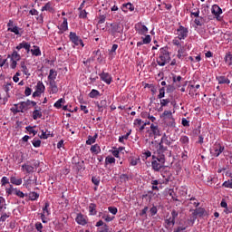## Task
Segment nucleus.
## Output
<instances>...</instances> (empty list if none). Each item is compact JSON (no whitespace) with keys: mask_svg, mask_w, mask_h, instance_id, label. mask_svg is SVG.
Instances as JSON below:
<instances>
[{"mask_svg":"<svg viewBox=\"0 0 232 232\" xmlns=\"http://www.w3.org/2000/svg\"><path fill=\"white\" fill-rule=\"evenodd\" d=\"M150 130L152 131L153 135L156 137H160V130H159V125L151 124Z\"/></svg>","mask_w":232,"mask_h":232,"instance_id":"412c9836","label":"nucleus"},{"mask_svg":"<svg viewBox=\"0 0 232 232\" xmlns=\"http://www.w3.org/2000/svg\"><path fill=\"white\" fill-rule=\"evenodd\" d=\"M165 224H167V226H175V219L171 218L165 219Z\"/></svg>","mask_w":232,"mask_h":232,"instance_id":"680f3d73","label":"nucleus"},{"mask_svg":"<svg viewBox=\"0 0 232 232\" xmlns=\"http://www.w3.org/2000/svg\"><path fill=\"white\" fill-rule=\"evenodd\" d=\"M23 48H24V50H26L27 53H30V52L32 50H30V48H32V46L30 45L29 43L23 41Z\"/></svg>","mask_w":232,"mask_h":232,"instance_id":"37998d69","label":"nucleus"},{"mask_svg":"<svg viewBox=\"0 0 232 232\" xmlns=\"http://www.w3.org/2000/svg\"><path fill=\"white\" fill-rule=\"evenodd\" d=\"M111 28L109 29V34L115 37L117 34H123L124 33V25L121 24V23H112L110 24Z\"/></svg>","mask_w":232,"mask_h":232,"instance_id":"7ed1b4c3","label":"nucleus"},{"mask_svg":"<svg viewBox=\"0 0 232 232\" xmlns=\"http://www.w3.org/2000/svg\"><path fill=\"white\" fill-rule=\"evenodd\" d=\"M92 184H94V186H99V184H101V178L97 176H93L92 178Z\"/></svg>","mask_w":232,"mask_h":232,"instance_id":"a19ab883","label":"nucleus"},{"mask_svg":"<svg viewBox=\"0 0 232 232\" xmlns=\"http://www.w3.org/2000/svg\"><path fill=\"white\" fill-rule=\"evenodd\" d=\"M184 53H185L184 47H181L180 49H179L178 55H177L178 59H182V57L186 56V54Z\"/></svg>","mask_w":232,"mask_h":232,"instance_id":"09e8293b","label":"nucleus"},{"mask_svg":"<svg viewBox=\"0 0 232 232\" xmlns=\"http://www.w3.org/2000/svg\"><path fill=\"white\" fill-rule=\"evenodd\" d=\"M179 142H181V144H189V138L188 136H181Z\"/></svg>","mask_w":232,"mask_h":232,"instance_id":"de8ad7c7","label":"nucleus"},{"mask_svg":"<svg viewBox=\"0 0 232 232\" xmlns=\"http://www.w3.org/2000/svg\"><path fill=\"white\" fill-rule=\"evenodd\" d=\"M58 29L60 30L58 34L61 35L64 32H67L68 30V19L66 17L63 18V22L62 23L61 25L58 26Z\"/></svg>","mask_w":232,"mask_h":232,"instance_id":"0eeeda50","label":"nucleus"},{"mask_svg":"<svg viewBox=\"0 0 232 232\" xmlns=\"http://www.w3.org/2000/svg\"><path fill=\"white\" fill-rule=\"evenodd\" d=\"M204 213H206V209H204L203 208H198L194 209L192 215L194 218L197 219V217H204Z\"/></svg>","mask_w":232,"mask_h":232,"instance_id":"f8f14e48","label":"nucleus"},{"mask_svg":"<svg viewBox=\"0 0 232 232\" xmlns=\"http://www.w3.org/2000/svg\"><path fill=\"white\" fill-rule=\"evenodd\" d=\"M19 104H14V108L11 109L12 113H14V115H16V113H21V109H19Z\"/></svg>","mask_w":232,"mask_h":232,"instance_id":"3c124183","label":"nucleus"},{"mask_svg":"<svg viewBox=\"0 0 232 232\" xmlns=\"http://www.w3.org/2000/svg\"><path fill=\"white\" fill-rule=\"evenodd\" d=\"M99 137L98 133H95L94 136H88V140H86V144L89 146H92V144H95V140H97V138Z\"/></svg>","mask_w":232,"mask_h":232,"instance_id":"b1692460","label":"nucleus"},{"mask_svg":"<svg viewBox=\"0 0 232 232\" xmlns=\"http://www.w3.org/2000/svg\"><path fill=\"white\" fill-rule=\"evenodd\" d=\"M95 104L98 108V111H101L102 113L104 111V109L108 107V102L106 100H102L100 102H97Z\"/></svg>","mask_w":232,"mask_h":232,"instance_id":"9d476101","label":"nucleus"},{"mask_svg":"<svg viewBox=\"0 0 232 232\" xmlns=\"http://www.w3.org/2000/svg\"><path fill=\"white\" fill-rule=\"evenodd\" d=\"M42 12H53V7H52V3L48 2L44 6L42 7Z\"/></svg>","mask_w":232,"mask_h":232,"instance_id":"c85d7f7f","label":"nucleus"},{"mask_svg":"<svg viewBox=\"0 0 232 232\" xmlns=\"http://www.w3.org/2000/svg\"><path fill=\"white\" fill-rule=\"evenodd\" d=\"M166 162V158L164 156H152L151 166L152 169L155 171H160L164 168V164Z\"/></svg>","mask_w":232,"mask_h":232,"instance_id":"f03ea898","label":"nucleus"},{"mask_svg":"<svg viewBox=\"0 0 232 232\" xmlns=\"http://www.w3.org/2000/svg\"><path fill=\"white\" fill-rule=\"evenodd\" d=\"M6 218H10V215L5 213L0 218V224H3V222H6Z\"/></svg>","mask_w":232,"mask_h":232,"instance_id":"052dcab7","label":"nucleus"},{"mask_svg":"<svg viewBox=\"0 0 232 232\" xmlns=\"http://www.w3.org/2000/svg\"><path fill=\"white\" fill-rule=\"evenodd\" d=\"M7 59H12L14 61H21V54H19V53H17L16 50L13 51V53L11 54L7 55Z\"/></svg>","mask_w":232,"mask_h":232,"instance_id":"4468645a","label":"nucleus"},{"mask_svg":"<svg viewBox=\"0 0 232 232\" xmlns=\"http://www.w3.org/2000/svg\"><path fill=\"white\" fill-rule=\"evenodd\" d=\"M7 195H12V193H15V188H14L13 185H10L8 188H5Z\"/></svg>","mask_w":232,"mask_h":232,"instance_id":"bf43d9fd","label":"nucleus"},{"mask_svg":"<svg viewBox=\"0 0 232 232\" xmlns=\"http://www.w3.org/2000/svg\"><path fill=\"white\" fill-rule=\"evenodd\" d=\"M99 95H101V92H99V91L92 89L91 91V92L89 93V97L91 99H95V97H99Z\"/></svg>","mask_w":232,"mask_h":232,"instance_id":"72a5a7b5","label":"nucleus"},{"mask_svg":"<svg viewBox=\"0 0 232 232\" xmlns=\"http://www.w3.org/2000/svg\"><path fill=\"white\" fill-rule=\"evenodd\" d=\"M14 195H16V197H19L20 198H24V197H28V194H24L23 191L14 188Z\"/></svg>","mask_w":232,"mask_h":232,"instance_id":"f704fd0d","label":"nucleus"},{"mask_svg":"<svg viewBox=\"0 0 232 232\" xmlns=\"http://www.w3.org/2000/svg\"><path fill=\"white\" fill-rule=\"evenodd\" d=\"M216 79L218 84H229L231 82L226 76H217Z\"/></svg>","mask_w":232,"mask_h":232,"instance_id":"6ab92c4d","label":"nucleus"},{"mask_svg":"<svg viewBox=\"0 0 232 232\" xmlns=\"http://www.w3.org/2000/svg\"><path fill=\"white\" fill-rule=\"evenodd\" d=\"M34 49H31L32 55H34L35 57L41 56V49L37 45H34Z\"/></svg>","mask_w":232,"mask_h":232,"instance_id":"393cba45","label":"nucleus"},{"mask_svg":"<svg viewBox=\"0 0 232 232\" xmlns=\"http://www.w3.org/2000/svg\"><path fill=\"white\" fill-rule=\"evenodd\" d=\"M66 103V100L63 98L59 99L55 103H54V108H57V110H60V108H63V104Z\"/></svg>","mask_w":232,"mask_h":232,"instance_id":"cd10ccee","label":"nucleus"},{"mask_svg":"<svg viewBox=\"0 0 232 232\" xmlns=\"http://www.w3.org/2000/svg\"><path fill=\"white\" fill-rule=\"evenodd\" d=\"M188 28L180 25L178 29H177V35H178V39H179V41H182V39H186V37H188Z\"/></svg>","mask_w":232,"mask_h":232,"instance_id":"423d86ee","label":"nucleus"},{"mask_svg":"<svg viewBox=\"0 0 232 232\" xmlns=\"http://www.w3.org/2000/svg\"><path fill=\"white\" fill-rule=\"evenodd\" d=\"M90 215H97V205L95 203H91L89 206Z\"/></svg>","mask_w":232,"mask_h":232,"instance_id":"a878e982","label":"nucleus"},{"mask_svg":"<svg viewBox=\"0 0 232 232\" xmlns=\"http://www.w3.org/2000/svg\"><path fill=\"white\" fill-rule=\"evenodd\" d=\"M11 184H14V186H21L23 184V179H17L14 176H12L10 178Z\"/></svg>","mask_w":232,"mask_h":232,"instance_id":"4be33fe9","label":"nucleus"},{"mask_svg":"<svg viewBox=\"0 0 232 232\" xmlns=\"http://www.w3.org/2000/svg\"><path fill=\"white\" fill-rule=\"evenodd\" d=\"M44 90H45V87L43 82H38L36 84V92L40 93H44Z\"/></svg>","mask_w":232,"mask_h":232,"instance_id":"bb28decb","label":"nucleus"},{"mask_svg":"<svg viewBox=\"0 0 232 232\" xmlns=\"http://www.w3.org/2000/svg\"><path fill=\"white\" fill-rule=\"evenodd\" d=\"M161 144H166L167 146H171V141H169V140H168V135H166V133H164L161 137L160 141Z\"/></svg>","mask_w":232,"mask_h":232,"instance_id":"7c9ffc66","label":"nucleus"},{"mask_svg":"<svg viewBox=\"0 0 232 232\" xmlns=\"http://www.w3.org/2000/svg\"><path fill=\"white\" fill-rule=\"evenodd\" d=\"M123 8H126V10H130V12H133V10H135V6H133L131 3L124 4Z\"/></svg>","mask_w":232,"mask_h":232,"instance_id":"a18cd8bd","label":"nucleus"},{"mask_svg":"<svg viewBox=\"0 0 232 232\" xmlns=\"http://www.w3.org/2000/svg\"><path fill=\"white\" fill-rule=\"evenodd\" d=\"M76 222L77 224H79L80 226H86V224L88 223L86 221V218H84V215L82 214H78L76 217Z\"/></svg>","mask_w":232,"mask_h":232,"instance_id":"ddd939ff","label":"nucleus"},{"mask_svg":"<svg viewBox=\"0 0 232 232\" xmlns=\"http://www.w3.org/2000/svg\"><path fill=\"white\" fill-rule=\"evenodd\" d=\"M166 95V88L162 87L160 89V94L158 95V99H164Z\"/></svg>","mask_w":232,"mask_h":232,"instance_id":"49530a36","label":"nucleus"},{"mask_svg":"<svg viewBox=\"0 0 232 232\" xmlns=\"http://www.w3.org/2000/svg\"><path fill=\"white\" fill-rule=\"evenodd\" d=\"M99 232H110V226L104 224L103 227H102V230H100Z\"/></svg>","mask_w":232,"mask_h":232,"instance_id":"774afa93","label":"nucleus"},{"mask_svg":"<svg viewBox=\"0 0 232 232\" xmlns=\"http://www.w3.org/2000/svg\"><path fill=\"white\" fill-rule=\"evenodd\" d=\"M166 151H168V147H164L162 142H160L159 149L157 150L156 155L158 157L163 156L166 158V155H165Z\"/></svg>","mask_w":232,"mask_h":232,"instance_id":"6e6552de","label":"nucleus"},{"mask_svg":"<svg viewBox=\"0 0 232 232\" xmlns=\"http://www.w3.org/2000/svg\"><path fill=\"white\" fill-rule=\"evenodd\" d=\"M139 34L140 35H145V34H148V27L146 25H141V28L139 31Z\"/></svg>","mask_w":232,"mask_h":232,"instance_id":"6e6d98bb","label":"nucleus"},{"mask_svg":"<svg viewBox=\"0 0 232 232\" xmlns=\"http://www.w3.org/2000/svg\"><path fill=\"white\" fill-rule=\"evenodd\" d=\"M120 180H121V182L126 183V182H128V180H130V176H128V174H121L120 176Z\"/></svg>","mask_w":232,"mask_h":232,"instance_id":"c03bdc74","label":"nucleus"},{"mask_svg":"<svg viewBox=\"0 0 232 232\" xmlns=\"http://www.w3.org/2000/svg\"><path fill=\"white\" fill-rule=\"evenodd\" d=\"M224 188H230L232 189V179L223 183Z\"/></svg>","mask_w":232,"mask_h":232,"instance_id":"e2e57ef3","label":"nucleus"},{"mask_svg":"<svg viewBox=\"0 0 232 232\" xmlns=\"http://www.w3.org/2000/svg\"><path fill=\"white\" fill-rule=\"evenodd\" d=\"M49 86L51 88L52 93H57L59 92V88H57V83L55 80H50Z\"/></svg>","mask_w":232,"mask_h":232,"instance_id":"2eb2a0df","label":"nucleus"},{"mask_svg":"<svg viewBox=\"0 0 232 232\" xmlns=\"http://www.w3.org/2000/svg\"><path fill=\"white\" fill-rule=\"evenodd\" d=\"M41 117H43V112L41 111V107H39L33 111V119L34 121H37Z\"/></svg>","mask_w":232,"mask_h":232,"instance_id":"f3484780","label":"nucleus"},{"mask_svg":"<svg viewBox=\"0 0 232 232\" xmlns=\"http://www.w3.org/2000/svg\"><path fill=\"white\" fill-rule=\"evenodd\" d=\"M29 198H30V200H37V198H39V193L30 192L29 193Z\"/></svg>","mask_w":232,"mask_h":232,"instance_id":"ea45409f","label":"nucleus"},{"mask_svg":"<svg viewBox=\"0 0 232 232\" xmlns=\"http://www.w3.org/2000/svg\"><path fill=\"white\" fill-rule=\"evenodd\" d=\"M32 184H35L37 186V176H34V179L29 178L28 179L24 180V186L26 187L27 189L32 188Z\"/></svg>","mask_w":232,"mask_h":232,"instance_id":"1a4fd4ad","label":"nucleus"},{"mask_svg":"<svg viewBox=\"0 0 232 232\" xmlns=\"http://www.w3.org/2000/svg\"><path fill=\"white\" fill-rule=\"evenodd\" d=\"M33 146L34 148H40L41 147V140H33Z\"/></svg>","mask_w":232,"mask_h":232,"instance_id":"69168bd1","label":"nucleus"},{"mask_svg":"<svg viewBox=\"0 0 232 232\" xmlns=\"http://www.w3.org/2000/svg\"><path fill=\"white\" fill-rule=\"evenodd\" d=\"M108 210H109V212L111 213L112 215H117V211H118L117 208H115V207H109V208H108Z\"/></svg>","mask_w":232,"mask_h":232,"instance_id":"338daca9","label":"nucleus"},{"mask_svg":"<svg viewBox=\"0 0 232 232\" xmlns=\"http://www.w3.org/2000/svg\"><path fill=\"white\" fill-rule=\"evenodd\" d=\"M158 212H159V209H157V207L155 205H153L152 208H150V213L151 217H155V215H157Z\"/></svg>","mask_w":232,"mask_h":232,"instance_id":"8fccbe9b","label":"nucleus"},{"mask_svg":"<svg viewBox=\"0 0 232 232\" xmlns=\"http://www.w3.org/2000/svg\"><path fill=\"white\" fill-rule=\"evenodd\" d=\"M75 168L77 171H84V169H86V167L84 166V160H78V161L75 162Z\"/></svg>","mask_w":232,"mask_h":232,"instance_id":"dca6fc26","label":"nucleus"},{"mask_svg":"<svg viewBox=\"0 0 232 232\" xmlns=\"http://www.w3.org/2000/svg\"><path fill=\"white\" fill-rule=\"evenodd\" d=\"M162 117H167V119H171V117H173V113L171 112V111H164V112L162 113Z\"/></svg>","mask_w":232,"mask_h":232,"instance_id":"5fc2aeb1","label":"nucleus"},{"mask_svg":"<svg viewBox=\"0 0 232 232\" xmlns=\"http://www.w3.org/2000/svg\"><path fill=\"white\" fill-rule=\"evenodd\" d=\"M224 151V147H222L219 143H216L211 149L210 153L214 157H219L220 153Z\"/></svg>","mask_w":232,"mask_h":232,"instance_id":"39448f33","label":"nucleus"},{"mask_svg":"<svg viewBox=\"0 0 232 232\" xmlns=\"http://www.w3.org/2000/svg\"><path fill=\"white\" fill-rule=\"evenodd\" d=\"M69 39L72 43L75 44V46H79V44H81V46H84V43H82V39L77 36V34L74 32L70 33Z\"/></svg>","mask_w":232,"mask_h":232,"instance_id":"20e7f679","label":"nucleus"},{"mask_svg":"<svg viewBox=\"0 0 232 232\" xmlns=\"http://www.w3.org/2000/svg\"><path fill=\"white\" fill-rule=\"evenodd\" d=\"M49 208H50V203L45 202L44 207L43 208L44 213H46L47 215H50V210H48Z\"/></svg>","mask_w":232,"mask_h":232,"instance_id":"13d9d810","label":"nucleus"},{"mask_svg":"<svg viewBox=\"0 0 232 232\" xmlns=\"http://www.w3.org/2000/svg\"><path fill=\"white\" fill-rule=\"evenodd\" d=\"M168 195H169V197H171L172 200H174L175 202H179V198H177V194H175V190L173 189H169L168 191Z\"/></svg>","mask_w":232,"mask_h":232,"instance_id":"473e14b6","label":"nucleus"},{"mask_svg":"<svg viewBox=\"0 0 232 232\" xmlns=\"http://www.w3.org/2000/svg\"><path fill=\"white\" fill-rule=\"evenodd\" d=\"M105 164H115V158L108 156L105 159Z\"/></svg>","mask_w":232,"mask_h":232,"instance_id":"603ef678","label":"nucleus"},{"mask_svg":"<svg viewBox=\"0 0 232 232\" xmlns=\"http://www.w3.org/2000/svg\"><path fill=\"white\" fill-rule=\"evenodd\" d=\"M100 77L102 81L106 82V84H111V76L110 75V73L103 72L100 74Z\"/></svg>","mask_w":232,"mask_h":232,"instance_id":"9b49d317","label":"nucleus"},{"mask_svg":"<svg viewBox=\"0 0 232 232\" xmlns=\"http://www.w3.org/2000/svg\"><path fill=\"white\" fill-rule=\"evenodd\" d=\"M22 169H25L26 173H34V166L24 164L22 165Z\"/></svg>","mask_w":232,"mask_h":232,"instance_id":"2f4dec72","label":"nucleus"},{"mask_svg":"<svg viewBox=\"0 0 232 232\" xmlns=\"http://www.w3.org/2000/svg\"><path fill=\"white\" fill-rule=\"evenodd\" d=\"M175 92V86L169 84L167 86V93H173Z\"/></svg>","mask_w":232,"mask_h":232,"instance_id":"0e129e2a","label":"nucleus"},{"mask_svg":"<svg viewBox=\"0 0 232 232\" xmlns=\"http://www.w3.org/2000/svg\"><path fill=\"white\" fill-rule=\"evenodd\" d=\"M171 102L169 99H162L160 100V106L161 108H164V106H168V104Z\"/></svg>","mask_w":232,"mask_h":232,"instance_id":"864d4df0","label":"nucleus"},{"mask_svg":"<svg viewBox=\"0 0 232 232\" xmlns=\"http://www.w3.org/2000/svg\"><path fill=\"white\" fill-rule=\"evenodd\" d=\"M8 32H13V34H14L15 35H23V33L20 34L19 32V27H17V25H14L13 27H9L7 29Z\"/></svg>","mask_w":232,"mask_h":232,"instance_id":"c756f323","label":"nucleus"},{"mask_svg":"<svg viewBox=\"0 0 232 232\" xmlns=\"http://www.w3.org/2000/svg\"><path fill=\"white\" fill-rule=\"evenodd\" d=\"M131 135V130H130L125 135L119 138V142H124L125 140H128V138Z\"/></svg>","mask_w":232,"mask_h":232,"instance_id":"4c0bfd02","label":"nucleus"},{"mask_svg":"<svg viewBox=\"0 0 232 232\" xmlns=\"http://www.w3.org/2000/svg\"><path fill=\"white\" fill-rule=\"evenodd\" d=\"M171 61V56L169 55V51H168V46L160 49V55L157 59L159 66H166L168 63Z\"/></svg>","mask_w":232,"mask_h":232,"instance_id":"f257e3e1","label":"nucleus"},{"mask_svg":"<svg viewBox=\"0 0 232 232\" xmlns=\"http://www.w3.org/2000/svg\"><path fill=\"white\" fill-rule=\"evenodd\" d=\"M225 63H227V64H228V66H231L232 64V55L231 53H228L226 54L225 56Z\"/></svg>","mask_w":232,"mask_h":232,"instance_id":"c9c22d12","label":"nucleus"},{"mask_svg":"<svg viewBox=\"0 0 232 232\" xmlns=\"http://www.w3.org/2000/svg\"><path fill=\"white\" fill-rule=\"evenodd\" d=\"M25 130L29 132V133H33L34 136L37 135V130H34V127L32 126H27L25 128Z\"/></svg>","mask_w":232,"mask_h":232,"instance_id":"4d7b16f0","label":"nucleus"},{"mask_svg":"<svg viewBox=\"0 0 232 232\" xmlns=\"http://www.w3.org/2000/svg\"><path fill=\"white\" fill-rule=\"evenodd\" d=\"M18 104L20 105L19 110H21V113H24V110L30 106V100H27L26 102H21Z\"/></svg>","mask_w":232,"mask_h":232,"instance_id":"aec40b11","label":"nucleus"},{"mask_svg":"<svg viewBox=\"0 0 232 232\" xmlns=\"http://www.w3.org/2000/svg\"><path fill=\"white\" fill-rule=\"evenodd\" d=\"M169 121L167 123V126L169 128H176L177 123H175V119L173 117L169 118Z\"/></svg>","mask_w":232,"mask_h":232,"instance_id":"79ce46f5","label":"nucleus"},{"mask_svg":"<svg viewBox=\"0 0 232 232\" xmlns=\"http://www.w3.org/2000/svg\"><path fill=\"white\" fill-rule=\"evenodd\" d=\"M55 77H57V72L51 69L48 76L49 81H54Z\"/></svg>","mask_w":232,"mask_h":232,"instance_id":"e433bc0d","label":"nucleus"},{"mask_svg":"<svg viewBox=\"0 0 232 232\" xmlns=\"http://www.w3.org/2000/svg\"><path fill=\"white\" fill-rule=\"evenodd\" d=\"M211 12L213 15H220V14H222V8L217 5H214L211 8Z\"/></svg>","mask_w":232,"mask_h":232,"instance_id":"5701e85b","label":"nucleus"},{"mask_svg":"<svg viewBox=\"0 0 232 232\" xmlns=\"http://www.w3.org/2000/svg\"><path fill=\"white\" fill-rule=\"evenodd\" d=\"M91 151H92V153H95L97 155L101 151V147H99L97 144L92 145L91 147Z\"/></svg>","mask_w":232,"mask_h":232,"instance_id":"58836bf2","label":"nucleus"},{"mask_svg":"<svg viewBox=\"0 0 232 232\" xmlns=\"http://www.w3.org/2000/svg\"><path fill=\"white\" fill-rule=\"evenodd\" d=\"M153 197H155V193L153 192V190H149L147 193L141 196V198H147L149 202H151V200H153Z\"/></svg>","mask_w":232,"mask_h":232,"instance_id":"a211bd4d","label":"nucleus"}]
</instances>
